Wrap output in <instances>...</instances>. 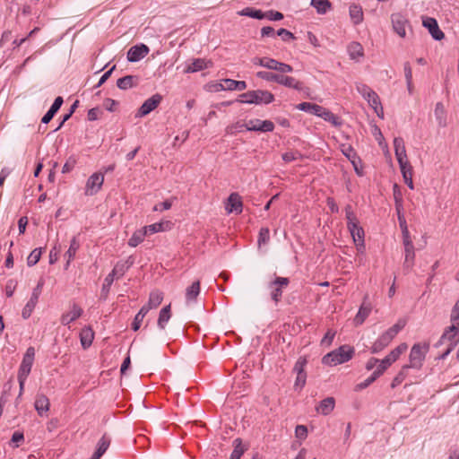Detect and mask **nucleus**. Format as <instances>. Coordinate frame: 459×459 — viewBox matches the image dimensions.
Segmentation results:
<instances>
[{"label": "nucleus", "instance_id": "f257e3e1", "mask_svg": "<svg viewBox=\"0 0 459 459\" xmlns=\"http://www.w3.org/2000/svg\"><path fill=\"white\" fill-rule=\"evenodd\" d=\"M354 349L348 345H342L338 349L327 353L322 359V362L327 366H336L347 362L352 358Z\"/></svg>", "mask_w": 459, "mask_h": 459}, {"label": "nucleus", "instance_id": "f03ea898", "mask_svg": "<svg viewBox=\"0 0 459 459\" xmlns=\"http://www.w3.org/2000/svg\"><path fill=\"white\" fill-rule=\"evenodd\" d=\"M405 326L404 320H399L395 325L383 333L371 347L372 353H378L387 347L397 333Z\"/></svg>", "mask_w": 459, "mask_h": 459}, {"label": "nucleus", "instance_id": "7ed1b4c3", "mask_svg": "<svg viewBox=\"0 0 459 459\" xmlns=\"http://www.w3.org/2000/svg\"><path fill=\"white\" fill-rule=\"evenodd\" d=\"M345 215L347 226L354 243L359 242V244L362 246V241H364V230L359 226V220L350 204L345 207Z\"/></svg>", "mask_w": 459, "mask_h": 459}, {"label": "nucleus", "instance_id": "20e7f679", "mask_svg": "<svg viewBox=\"0 0 459 459\" xmlns=\"http://www.w3.org/2000/svg\"><path fill=\"white\" fill-rule=\"evenodd\" d=\"M239 101L242 103L247 104H269L273 101V95L268 91H250L245 93H242L240 96Z\"/></svg>", "mask_w": 459, "mask_h": 459}, {"label": "nucleus", "instance_id": "39448f33", "mask_svg": "<svg viewBox=\"0 0 459 459\" xmlns=\"http://www.w3.org/2000/svg\"><path fill=\"white\" fill-rule=\"evenodd\" d=\"M429 350L427 344H414L410 352V363L407 366L408 368H420L422 366V362L425 359L426 353Z\"/></svg>", "mask_w": 459, "mask_h": 459}, {"label": "nucleus", "instance_id": "423d86ee", "mask_svg": "<svg viewBox=\"0 0 459 459\" xmlns=\"http://www.w3.org/2000/svg\"><path fill=\"white\" fill-rule=\"evenodd\" d=\"M289 283L290 281L286 277H276L269 283L268 287L271 290V298L275 303L281 300L282 289L286 288Z\"/></svg>", "mask_w": 459, "mask_h": 459}, {"label": "nucleus", "instance_id": "0eeeda50", "mask_svg": "<svg viewBox=\"0 0 459 459\" xmlns=\"http://www.w3.org/2000/svg\"><path fill=\"white\" fill-rule=\"evenodd\" d=\"M104 183V175L100 172L93 173L87 180L85 186V195H94L101 188Z\"/></svg>", "mask_w": 459, "mask_h": 459}, {"label": "nucleus", "instance_id": "6e6552de", "mask_svg": "<svg viewBox=\"0 0 459 459\" xmlns=\"http://www.w3.org/2000/svg\"><path fill=\"white\" fill-rule=\"evenodd\" d=\"M451 321L452 325L443 333L442 340H452L459 332V300L456 301L452 310Z\"/></svg>", "mask_w": 459, "mask_h": 459}, {"label": "nucleus", "instance_id": "1a4fd4ad", "mask_svg": "<svg viewBox=\"0 0 459 459\" xmlns=\"http://www.w3.org/2000/svg\"><path fill=\"white\" fill-rule=\"evenodd\" d=\"M248 131L272 132L274 129V124L270 120L251 119L245 124Z\"/></svg>", "mask_w": 459, "mask_h": 459}, {"label": "nucleus", "instance_id": "9d476101", "mask_svg": "<svg viewBox=\"0 0 459 459\" xmlns=\"http://www.w3.org/2000/svg\"><path fill=\"white\" fill-rule=\"evenodd\" d=\"M161 100L162 98L160 94H155L147 99L138 109L136 117H142L151 113L159 106Z\"/></svg>", "mask_w": 459, "mask_h": 459}, {"label": "nucleus", "instance_id": "9b49d317", "mask_svg": "<svg viewBox=\"0 0 459 459\" xmlns=\"http://www.w3.org/2000/svg\"><path fill=\"white\" fill-rule=\"evenodd\" d=\"M394 30L402 38L406 36V27L409 26L407 19L402 13H394L391 16Z\"/></svg>", "mask_w": 459, "mask_h": 459}, {"label": "nucleus", "instance_id": "f8f14e48", "mask_svg": "<svg viewBox=\"0 0 459 459\" xmlns=\"http://www.w3.org/2000/svg\"><path fill=\"white\" fill-rule=\"evenodd\" d=\"M263 67H265L270 70H275L281 74H288L291 73L293 71V68L291 65L279 62L273 58L270 57H264V61L263 64Z\"/></svg>", "mask_w": 459, "mask_h": 459}, {"label": "nucleus", "instance_id": "ddd939ff", "mask_svg": "<svg viewBox=\"0 0 459 459\" xmlns=\"http://www.w3.org/2000/svg\"><path fill=\"white\" fill-rule=\"evenodd\" d=\"M149 51V48L144 44L133 46L127 52V59L129 62H137L146 56Z\"/></svg>", "mask_w": 459, "mask_h": 459}, {"label": "nucleus", "instance_id": "4468645a", "mask_svg": "<svg viewBox=\"0 0 459 459\" xmlns=\"http://www.w3.org/2000/svg\"><path fill=\"white\" fill-rule=\"evenodd\" d=\"M423 26L429 30L432 38L436 40H441L445 38L444 32L439 29L437 22L434 18L427 17L423 20Z\"/></svg>", "mask_w": 459, "mask_h": 459}, {"label": "nucleus", "instance_id": "2eb2a0df", "mask_svg": "<svg viewBox=\"0 0 459 459\" xmlns=\"http://www.w3.org/2000/svg\"><path fill=\"white\" fill-rule=\"evenodd\" d=\"M82 315V307L79 305L74 303L71 306L70 310L62 315L60 319L61 324L64 325H69L72 322L78 319Z\"/></svg>", "mask_w": 459, "mask_h": 459}, {"label": "nucleus", "instance_id": "dca6fc26", "mask_svg": "<svg viewBox=\"0 0 459 459\" xmlns=\"http://www.w3.org/2000/svg\"><path fill=\"white\" fill-rule=\"evenodd\" d=\"M368 296L366 295L357 315L354 317V324L356 325H362L372 310V306L370 302H368Z\"/></svg>", "mask_w": 459, "mask_h": 459}, {"label": "nucleus", "instance_id": "f3484780", "mask_svg": "<svg viewBox=\"0 0 459 459\" xmlns=\"http://www.w3.org/2000/svg\"><path fill=\"white\" fill-rule=\"evenodd\" d=\"M242 206L240 195L238 193L230 194L226 204L227 212L229 213L236 212L239 214L242 212Z\"/></svg>", "mask_w": 459, "mask_h": 459}, {"label": "nucleus", "instance_id": "a211bd4d", "mask_svg": "<svg viewBox=\"0 0 459 459\" xmlns=\"http://www.w3.org/2000/svg\"><path fill=\"white\" fill-rule=\"evenodd\" d=\"M35 410L39 416L46 414L50 408V402L47 395L38 394L34 403Z\"/></svg>", "mask_w": 459, "mask_h": 459}, {"label": "nucleus", "instance_id": "6ab92c4d", "mask_svg": "<svg viewBox=\"0 0 459 459\" xmlns=\"http://www.w3.org/2000/svg\"><path fill=\"white\" fill-rule=\"evenodd\" d=\"M163 300V292L158 290H152L150 293L149 300L146 305L143 306V308H145L147 312L151 309L158 307Z\"/></svg>", "mask_w": 459, "mask_h": 459}, {"label": "nucleus", "instance_id": "aec40b11", "mask_svg": "<svg viewBox=\"0 0 459 459\" xmlns=\"http://www.w3.org/2000/svg\"><path fill=\"white\" fill-rule=\"evenodd\" d=\"M278 84L285 86L287 88L294 89L297 91L303 90V87H302L303 83L300 81L295 79L292 76L284 75L281 73L280 74Z\"/></svg>", "mask_w": 459, "mask_h": 459}, {"label": "nucleus", "instance_id": "412c9836", "mask_svg": "<svg viewBox=\"0 0 459 459\" xmlns=\"http://www.w3.org/2000/svg\"><path fill=\"white\" fill-rule=\"evenodd\" d=\"M212 66L211 60H205L203 58L194 59L193 62L186 68V73H195Z\"/></svg>", "mask_w": 459, "mask_h": 459}, {"label": "nucleus", "instance_id": "4be33fe9", "mask_svg": "<svg viewBox=\"0 0 459 459\" xmlns=\"http://www.w3.org/2000/svg\"><path fill=\"white\" fill-rule=\"evenodd\" d=\"M110 437L106 434L101 437L97 445V449L90 459H100L110 446Z\"/></svg>", "mask_w": 459, "mask_h": 459}, {"label": "nucleus", "instance_id": "5701e85b", "mask_svg": "<svg viewBox=\"0 0 459 459\" xmlns=\"http://www.w3.org/2000/svg\"><path fill=\"white\" fill-rule=\"evenodd\" d=\"M335 405V401L333 397H327L324 400H322L319 403V405L316 408L318 412H320L323 415H328L331 413Z\"/></svg>", "mask_w": 459, "mask_h": 459}, {"label": "nucleus", "instance_id": "b1692460", "mask_svg": "<svg viewBox=\"0 0 459 459\" xmlns=\"http://www.w3.org/2000/svg\"><path fill=\"white\" fill-rule=\"evenodd\" d=\"M94 333L91 327H84L80 333L81 343L84 349L89 348L93 341Z\"/></svg>", "mask_w": 459, "mask_h": 459}, {"label": "nucleus", "instance_id": "393cba45", "mask_svg": "<svg viewBox=\"0 0 459 459\" xmlns=\"http://www.w3.org/2000/svg\"><path fill=\"white\" fill-rule=\"evenodd\" d=\"M317 117L323 118L325 121L330 122L334 126H340L342 125L341 120L338 117H336L333 113H332L329 109L322 107V111H320Z\"/></svg>", "mask_w": 459, "mask_h": 459}, {"label": "nucleus", "instance_id": "a878e982", "mask_svg": "<svg viewBox=\"0 0 459 459\" xmlns=\"http://www.w3.org/2000/svg\"><path fill=\"white\" fill-rule=\"evenodd\" d=\"M146 229H140L135 230L130 239L128 240V245L132 247H137L140 243H142L146 237Z\"/></svg>", "mask_w": 459, "mask_h": 459}, {"label": "nucleus", "instance_id": "bb28decb", "mask_svg": "<svg viewBox=\"0 0 459 459\" xmlns=\"http://www.w3.org/2000/svg\"><path fill=\"white\" fill-rule=\"evenodd\" d=\"M35 358V349L33 347H29L26 350V352L23 356L22 361L21 363V367L31 370L33 362Z\"/></svg>", "mask_w": 459, "mask_h": 459}, {"label": "nucleus", "instance_id": "cd10ccee", "mask_svg": "<svg viewBox=\"0 0 459 459\" xmlns=\"http://www.w3.org/2000/svg\"><path fill=\"white\" fill-rule=\"evenodd\" d=\"M43 286H44V280L40 279L39 281L37 286L33 289L31 296L26 304L30 305L32 307H36L39 298L42 292Z\"/></svg>", "mask_w": 459, "mask_h": 459}, {"label": "nucleus", "instance_id": "c85d7f7f", "mask_svg": "<svg viewBox=\"0 0 459 459\" xmlns=\"http://www.w3.org/2000/svg\"><path fill=\"white\" fill-rule=\"evenodd\" d=\"M79 247H80V245H79V242H78L76 237H74L71 240L70 247L65 255V256L67 258L65 268H67L69 266L71 261L74 258Z\"/></svg>", "mask_w": 459, "mask_h": 459}, {"label": "nucleus", "instance_id": "c756f323", "mask_svg": "<svg viewBox=\"0 0 459 459\" xmlns=\"http://www.w3.org/2000/svg\"><path fill=\"white\" fill-rule=\"evenodd\" d=\"M200 293V281H196L192 283L191 286H189L186 290V298L187 302H191L196 299L197 296Z\"/></svg>", "mask_w": 459, "mask_h": 459}, {"label": "nucleus", "instance_id": "7c9ffc66", "mask_svg": "<svg viewBox=\"0 0 459 459\" xmlns=\"http://www.w3.org/2000/svg\"><path fill=\"white\" fill-rule=\"evenodd\" d=\"M297 108L301 111L314 114L316 116H317L320 111H322V106L310 102L299 103L297 106Z\"/></svg>", "mask_w": 459, "mask_h": 459}, {"label": "nucleus", "instance_id": "2f4dec72", "mask_svg": "<svg viewBox=\"0 0 459 459\" xmlns=\"http://www.w3.org/2000/svg\"><path fill=\"white\" fill-rule=\"evenodd\" d=\"M170 316H171L170 304H169L168 306L164 307L160 312L159 318H158V326L160 329H164L166 326V324L170 319Z\"/></svg>", "mask_w": 459, "mask_h": 459}, {"label": "nucleus", "instance_id": "473e14b6", "mask_svg": "<svg viewBox=\"0 0 459 459\" xmlns=\"http://www.w3.org/2000/svg\"><path fill=\"white\" fill-rule=\"evenodd\" d=\"M225 83V88L228 91H244L247 88V83L244 81H235L232 79H225L223 80Z\"/></svg>", "mask_w": 459, "mask_h": 459}, {"label": "nucleus", "instance_id": "72a5a7b5", "mask_svg": "<svg viewBox=\"0 0 459 459\" xmlns=\"http://www.w3.org/2000/svg\"><path fill=\"white\" fill-rule=\"evenodd\" d=\"M405 259H404V268L410 270L414 263L415 252L414 246L404 247Z\"/></svg>", "mask_w": 459, "mask_h": 459}, {"label": "nucleus", "instance_id": "f704fd0d", "mask_svg": "<svg viewBox=\"0 0 459 459\" xmlns=\"http://www.w3.org/2000/svg\"><path fill=\"white\" fill-rule=\"evenodd\" d=\"M350 16L355 24H359L363 20V12L360 6L357 4H351L350 6Z\"/></svg>", "mask_w": 459, "mask_h": 459}, {"label": "nucleus", "instance_id": "c9c22d12", "mask_svg": "<svg viewBox=\"0 0 459 459\" xmlns=\"http://www.w3.org/2000/svg\"><path fill=\"white\" fill-rule=\"evenodd\" d=\"M350 57L353 60L358 59L363 56V48L358 42H351L348 47Z\"/></svg>", "mask_w": 459, "mask_h": 459}, {"label": "nucleus", "instance_id": "e433bc0d", "mask_svg": "<svg viewBox=\"0 0 459 459\" xmlns=\"http://www.w3.org/2000/svg\"><path fill=\"white\" fill-rule=\"evenodd\" d=\"M234 449L230 455V459H240L242 455L245 453L247 448L242 446V440L240 438H236L233 441Z\"/></svg>", "mask_w": 459, "mask_h": 459}, {"label": "nucleus", "instance_id": "4c0bfd02", "mask_svg": "<svg viewBox=\"0 0 459 459\" xmlns=\"http://www.w3.org/2000/svg\"><path fill=\"white\" fill-rule=\"evenodd\" d=\"M132 263H128L127 261L125 262H118L114 266L113 270L111 271V274L115 276L116 278H119L124 275L126 271L131 266Z\"/></svg>", "mask_w": 459, "mask_h": 459}, {"label": "nucleus", "instance_id": "58836bf2", "mask_svg": "<svg viewBox=\"0 0 459 459\" xmlns=\"http://www.w3.org/2000/svg\"><path fill=\"white\" fill-rule=\"evenodd\" d=\"M239 15L247 16L255 19H264L265 18V13H263L261 10L254 9V8H245L238 13Z\"/></svg>", "mask_w": 459, "mask_h": 459}, {"label": "nucleus", "instance_id": "ea45409f", "mask_svg": "<svg viewBox=\"0 0 459 459\" xmlns=\"http://www.w3.org/2000/svg\"><path fill=\"white\" fill-rule=\"evenodd\" d=\"M117 86L121 90L131 89L134 86V77L133 75H126L119 78L117 82Z\"/></svg>", "mask_w": 459, "mask_h": 459}, {"label": "nucleus", "instance_id": "a19ab883", "mask_svg": "<svg viewBox=\"0 0 459 459\" xmlns=\"http://www.w3.org/2000/svg\"><path fill=\"white\" fill-rule=\"evenodd\" d=\"M405 184L413 189L412 171L410 164L400 167Z\"/></svg>", "mask_w": 459, "mask_h": 459}, {"label": "nucleus", "instance_id": "79ce46f5", "mask_svg": "<svg viewBox=\"0 0 459 459\" xmlns=\"http://www.w3.org/2000/svg\"><path fill=\"white\" fill-rule=\"evenodd\" d=\"M311 4L318 13H325L331 8V3L328 0H311Z\"/></svg>", "mask_w": 459, "mask_h": 459}, {"label": "nucleus", "instance_id": "37998d69", "mask_svg": "<svg viewBox=\"0 0 459 459\" xmlns=\"http://www.w3.org/2000/svg\"><path fill=\"white\" fill-rule=\"evenodd\" d=\"M394 153L400 167L410 164L407 160L405 146L395 149Z\"/></svg>", "mask_w": 459, "mask_h": 459}, {"label": "nucleus", "instance_id": "c03bdc74", "mask_svg": "<svg viewBox=\"0 0 459 459\" xmlns=\"http://www.w3.org/2000/svg\"><path fill=\"white\" fill-rule=\"evenodd\" d=\"M280 74H273V73L265 72V71H259L256 73V76L258 78L268 81V82H274L277 83L279 82Z\"/></svg>", "mask_w": 459, "mask_h": 459}, {"label": "nucleus", "instance_id": "a18cd8bd", "mask_svg": "<svg viewBox=\"0 0 459 459\" xmlns=\"http://www.w3.org/2000/svg\"><path fill=\"white\" fill-rule=\"evenodd\" d=\"M148 312L146 311L145 308H141L139 310V312L136 314V316H134V322L132 324V329L134 331H137L139 330L140 326H141V324L144 318V316H146Z\"/></svg>", "mask_w": 459, "mask_h": 459}, {"label": "nucleus", "instance_id": "49530a36", "mask_svg": "<svg viewBox=\"0 0 459 459\" xmlns=\"http://www.w3.org/2000/svg\"><path fill=\"white\" fill-rule=\"evenodd\" d=\"M41 254V248H35L32 250L27 258V264L29 266L35 265L39 261Z\"/></svg>", "mask_w": 459, "mask_h": 459}, {"label": "nucleus", "instance_id": "de8ad7c7", "mask_svg": "<svg viewBox=\"0 0 459 459\" xmlns=\"http://www.w3.org/2000/svg\"><path fill=\"white\" fill-rule=\"evenodd\" d=\"M270 239V231L268 228H262L259 231L258 236V247H261L262 245H265L269 242Z\"/></svg>", "mask_w": 459, "mask_h": 459}, {"label": "nucleus", "instance_id": "09e8293b", "mask_svg": "<svg viewBox=\"0 0 459 459\" xmlns=\"http://www.w3.org/2000/svg\"><path fill=\"white\" fill-rule=\"evenodd\" d=\"M407 366H403L401 369V371L397 374V376L394 378L391 386L392 388H394L396 385H400L406 377L407 376Z\"/></svg>", "mask_w": 459, "mask_h": 459}, {"label": "nucleus", "instance_id": "8fccbe9b", "mask_svg": "<svg viewBox=\"0 0 459 459\" xmlns=\"http://www.w3.org/2000/svg\"><path fill=\"white\" fill-rule=\"evenodd\" d=\"M307 359L304 358V357H300L299 358V359L296 361L295 363V366H294V372H296V374H300V373H306L305 372V367L307 365Z\"/></svg>", "mask_w": 459, "mask_h": 459}, {"label": "nucleus", "instance_id": "3c124183", "mask_svg": "<svg viewBox=\"0 0 459 459\" xmlns=\"http://www.w3.org/2000/svg\"><path fill=\"white\" fill-rule=\"evenodd\" d=\"M371 108H377L381 103L378 95L373 91L369 95L365 98Z\"/></svg>", "mask_w": 459, "mask_h": 459}, {"label": "nucleus", "instance_id": "603ef678", "mask_svg": "<svg viewBox=\"0 0 459 459\" xmlns=\"http://www.w3.org/2000/svg\"><path fill=\"white\" fill-rule=\"evenodd\" d=\"M307 374L306 373H299L297 374L294 388L301 390L306 385Z\"/></svg>", "mask_w": 459, "mask_h": 459}, {"label": "nucleus", "instance_id": "864d4df0", "mask_svg": "<svg viewBox=\"0 0 459 459\" xmlns=\"http://www.w3.org/2000/svg\"><path fill=\"white\" fill-rule=\"evenodd\" d=\"M342 152L349 159L350 161L358 157L351 145H342Z\"/></svg>", "mask_w": 459, "mask_h": 459}, {"label": "nucleus", "instance_id": "5fc2aeb1", "mask_svg": "<svg viewBox=\"0 0 459 459\" xmlns=\"http://www.w3.org/2000/svg\"><path fill=\"white\" fill-rule=\"evenodd\" d=\"M143 229H146V233H156L165 230L164 229V223L163 222H158L154 223L146 227H143Z\"/></svg>", "mask_w": 459, "mask_h": 459}, {"label": "nucleus", "instance_id": "6e6d98bb", "mask_svg": "<svg viewBox=\"0 0 459 459\" xmlns=\"http://www.w3.org/2000/svg\"><path fill=\"white\" fill-rule=\"evenodd\" d=\"M295 436L297 438L305 439L307 437V429L304 425H298L295 429Z\"/></svg>", "mask_w": 459, "mask_h": 459}, {"label": "nucleus", "instance_id": "4d7b16f0", "mask_svg": "<svg viewBox=\"0 0 459 459\" xmlns=\"http://www.w3.org/2000/svg\"><path fill=\"white\" fill-rule=\"evenodd\" d=\"M389 367V364H385V359L379 360L377 363V368L373 372L375 377H379Z\"/></svg>", "mask_w": 459, "mask_h": 459}, {"label": "nucleus", "instance_id": "13d9d810", "mask_svg": "<svg viewBox=\"0 0 459 459\" xmlns=\"http://www.w3.org/2000/svg\"><path fill=\"white\" fill-rule=\"evenodd\" d=\"M335 331L328 330L321 341L322 345L330 346L335 336Z\"/></svg>", "mask_w": 459, "mask_h": 459}, {"label": "nucleus", "instance_id": "bf43d9fd", "mask_svg": "<svg viewBox=\"0 0 459 459\" xmlns=\"http://www.w3.org/2000/svg\"><path fill=\"white\" fill-rule=\"evenodd\" d=\"M356 89H357L358 92L359 94H361L364 99L367 98L369 95V93H371L373 91V90L371 88H369L368 85L362 84V83L357 84Z\"/></svg>", "mask_w": 459, "mask_h": 459}, {"label": "nucleus", "instance_id": "052dcab7", "mask_svg": "<svg viewBox=\"0 0 459 459\" xmlns=\"http://www.w3.org/2000/svg\"><path fill=\"white\" fill-rule=\"evenodd\" d=\"M407 350V344L406 343H401L399 346H397L395 349H394L390 355L394 358L396 360L402 353H403Z\"/></svg>", "mask_w": 459, "mask_h": 459}, {"label": "nucleus", "instance_id": "680f3d73", "mask_svg": "<svg viewBox=\"0 0 459 459\" xmlns=\"http://www.w3.org/2000/svg\"><path fill=\"white\" fill-rule=\"evenodd\" d=\"M377 378H378V377H375V374L373 373L368 378H367L363 382L358 384L356 385L355 389L357 391L362 390V389L368 387L369 385H371Z\"/></svg>", "mask_w": 459, "mask_h": 459}, {"label": "nucleus", "instance_id": "e2e57ef3", "mask_svg": "<svg viewBox=\"0 0 459 459\" xmlns=\"http://www.w3.org/2000/svg\"><path fill=\"white\" fill-rule=\"evenodd\" d=\"M115 278L116 277L113 276L110 273L107 275V277L104 280L103 286H102V292H104V291L107 293L108 292L110 286L112 285Z\"/></svg>", "mask_w": 459, "mask_h": 459}, {"label": "nucleus", "instance_id": "0e129e2a", "mask_svg": "<svg viewBox=\"0 0 459 459\" xmlns=\"http://www.w3.org/2000/svg\"><path fill=\"white\" fill-rule=\"evenodd\" d=\"M117 105H118V102L112 99H106L103 101L104 108L107 110L111 111V112L116 110Z\"/></svg>", "mask_w": 459, "mask_h": 459}, {"label": "nucleus", "instance_id": "69168bd1", "mask_svg": "<svg viewBox=\"0 0 459 459\" xmlns=\"http://www.w3.org/2000/svg\"><path fill=\"white\" fill-rule=\"evenodd\" d=\"M277 35L281 37L282 40H284V41H288L290 39H295L293 33H291L290 31H289V30H287L285 29L278 30Z\"/></svg>", "mask_w": 459, "mask_h": 459}, {"label": "nucleus", "instance_id": "338daca9", "mask_svg": "<svg viewBox=\"0 0 459 459\" xmlns=\"http://www.w3.org/2000/svg\"><path fill=\"white\" fill-rule=\"evenodd\" d=\"M300 157V154L297 152H288L282 154V160L285 162H290Z\"/></svg>", "mask_w": 459, "mask_h": 459}, {"label": "nucleus", "instance_id": "774afa93", "mask_svg": "<svg viewBox=\"0 0 459 459\" xmlns=\"http://www.w3.org/2000/svg\"><path fill=\"white\" fill-rule=\"evenodd\" d=\"M76 160L74 158H69L63 166L62 172L67 173L71 171L75 166Z\"/></svg>", "mask_w": 459, "mask_h": 459}]
</instances>
